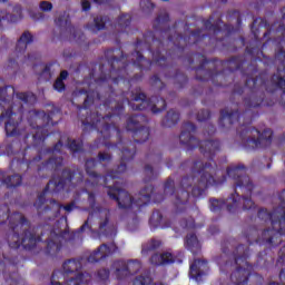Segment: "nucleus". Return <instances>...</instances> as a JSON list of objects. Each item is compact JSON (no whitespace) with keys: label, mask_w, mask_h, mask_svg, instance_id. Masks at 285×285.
I'll return each mask as SVG.
<instances>
[{"label":"nucleus","mask_w":285,"mask_h":285,"mask_svg":"<svg viewBox=\"0 0 285 285\" xmlns=\"http://www.w3.org/2000/svg\"><path fill=\"white\" fill-rule=\"evenodd\" d=\"M97 161H99V164H110V161H112V155L106 151H99Z\"/></svg>","instance_id":"obj_38"},{"label":"nucleus","mask_w":285,"mask_h":285,"mask_svg":"<svg viewBox=\"0 0 285 285\" xmlns=\"http://www.w3.org/2000/svg\"><path fill=\"white\" fill-rule=\"evenodd\" d=\"M279 0H261V3H277Z\"/></svg>","instance_id":"obj_57"},{"label":"nucleus","mask_w":285,"mask_h":285,"mask_svg":"<svg viewBox=\"0 0 285 285\" xmlns=\"http://www.w3.org/2000/svg\"><path fill=\"white\" fill-rule=\"evenodd\" d=\"M145 175L147 178H145V181H153L155 179V169L150 165L145 166Z\"/></svg>","instance_id":"obj_40"},{"label":"nucleus","mask_w":285,"mask_h":285,"mask_svg":"<svg viewBox=\"0 0 285 285\" xmlns=\"http://www.w3.org/2000/svg\"><path fill=\"white\" fill-rule=\"evenodd\" d=\"M160 247L161 240L153 238L147 244L142 245L141 254L148 255V253H153V250H157V248Z\"/></svg>","instance_id":"obj_32"},{"label":"nucleus","mask_w":285,"mask_h":285,"mask_svg":"<svg viewBox=\"0 0 285 285\" xmlns=\"http://www.w3.org/2000/svg\"><path fill=\"white\" fill-rule=\"evenodd\" d=\"M144 124H148V117L142 114L132 115L127 119L126 130L132 132L135 144H145L150 138V128Z\"/></svg>","instance_id":"obj_11"},{"label":"nucleus","mask_w":285,"mask_h":285,"mask_svg":"<svg viewBox=\"0 0 285 285\" xmlns=\"http://www.w3.org/2000/svg\"><path fill=\"white\" fill-rule=\"evenodd\" d=\"M19 62H17V59L10 58L9 59V68H18Z\"/></svg>","instance_id":"obj_53"},{"label":"nucleus","mask_w":285,"mask_h":285,"mask_svg":"<svg viewBox=\"0 0 285 285\" xmlns=\"http://www.w3.org/2000/svg\"><path fill=\"white\" fill-rule=\"evenodd\" d=\"M196 119L197 121H208V119H210V111L202 109L200 111H198Z\"/></svg>","instance_id":"obj_41"},{"label":"nucleus","mask_w":285,"mask_h":285,"mask_svg":"<svg viewBox=\"0 0 285 285\" xmlns=\"http://www.w3.org/2000/svg\"><path fill=\"white\" fill-rule=\"evenodd\" d=\"M91 3H95L96 6H106L110 0H90Z\"/></svg>","instance_id":"obj_54"},{"label":"nucleus","mask_w":285,"mask_h":285,"mask_svg":"<svg viewBox=\"0 0 285 285\" xmlns=\"http://www.w3.org/2000/svg\"><path fill=\"white\" fill-rule=\"evenodd\" d=\"M87 228H90V225L88 224V220H86L79 229H77L73 234L72 237L70 239H75V237H77V235H79L80 233L86 232Z\"/></svg>","instance_id":"obj_46"},{"label":"nucleus","mask_w":285,"mask_h":285,"mask_svg":"<svg viewBox=\"0 0 285 285\" xmlns=\"http://www.w3.org/2000/svg\"><path fill=\"white\" fill-rule=\"evenodd\" d=\"M90 77H91V79H95V70H92V71L90 72Z\"/></svg>","instance_id":"obj_61"},{"label":"nucleus","mask_w":285,"mask_h":285,"mask_svg":"<svg viewBox=\"0 0 285 285\" xmlns=\"http://www.w3.org/2000/svg\"><path fill=\"white\" fill-rule=\"evenodd\" d=\"M167 168H173V163H167Z\"/></svg>","instance_id":"obj_62"},{"label":"nucleus","mask_w":285,"mask_h":285,"mask_svg":"<svg viewBox=\"0 0 285 285\" xmlns=\"http://www.w3.org/2000/svg\"><path fill=\"white\" fill-rule=\"evenodd\" d=\"M79 175V179L77 180V184H79V181H83V175L81 173H78Z\"/></svg>","instance_id":"obj_59"},{"label":"nucleus","mask_w":285,"mask_h":285,"mask_svg":"<svg viewBox=\"0 0 285 285\" xmlns=\"http://www.w3.org/2000/svg\"><path fill=\"white\" fill-rule=\"evenodd\" d=\"M87 195L90 208L95 209V207L97 206V196L92 191H87Z\"/></svg>","instance_id":"obj_44"},{"label":"nucleus","mask_w":285,"mask_h":285,"mask_svg":"<svg viewBox=\"0 0 285 285\" xmlns=\"http://www.w3.org/2000/svg\"><path fill=\"white\" fill-rule=\"evenodd\" d=\"M67 148L72 153V155H77L79 153H83V140L82 139H67Z\"/></svg>","instance_id":"obj_30"},{"label":"nucleus","mask_w":285,"mask_h":285,"mask_svg":"<svg viewBox=\"0 0 285 285\" xmlns=\"http://www.w3.org/2000/svg\"><path fill=\"white\" fill-rule=\"evenodd\" d=\"M62 55H63L65 59H70V57H72V53H69V55H68V53H66V51H63Z\"/></svg>","instance_id":"obj_58"},{"label":"nucleus","mask_w":285,"mask_h":285,"mask_svg":"<svg viewBox=\"0 0 285 285\" xmlns=\"http://www.w3.org/2000/svg\"><path fill=\"white\" fill-rule=\"evenodd\" d=\"M170 72H173V65H169V79H174V83H176L178 88H186L188 85V76L181 73L179 70H176L174 73Z\"/></svg>","instance_id":"obj_28"},{"label":"nucleus","mask_w":285,"mask_h":285,"mask_svg":"<svg viewBox=\"0 0 285 285\" xmlns=\"http://www.w3.org/2000/svg\"><path fill=\"white\" fill-rule=\"evenodd\" d=\"M185 246L187 250H190L193 255H197L199 250H202V245L199 244V239L195 234H188L185 238Z\"/></svg>","instance_id":"obj_27"},{"label":"nucleus","mask_w":285,"mask_h":285,"mask_svg":"<svg viewBox=\"0 0 285 285\" xmlns=\"http://www.w3.org/2000/svg\"><path fill=\"white\" fill-rule=\"evenodd\" d=\"M63 168V157H50L48 160L37 165V173L40 177H50L52 173H57Z\"/></svg>","instance_id":"obj_13"},{"label":"nucleus","mask_w":285,"mask_h":285,"mask_svg":"<svg viewBox=\"0 0 285 285\" xmlns=\"http://www.w3.org/2000/svg\"><path fill=\"white\" fill-rule=\"evenodd\" d=\"M94 148H99V140H96V141H95Z\"/></svg>","instance_id":"obj_60"},{"label":"nucleus","mask_w":285,"mask_h":285,"mask_svg":"<svg viewBox=\"0 0 285 285\" xmlns=\"http://www.w3.org/2000/svg\"><path fill=\"white\" fill-rule=\"evenodd\" d=\"M149 226L151 230H157V228H173L175 233L179 230H193V228H202V226L195 224V218L187 217L181 218L178 222V226L175 227V222L165 220L164 215L159 210H154L149 218Z\"/></svg>","instance_id":"obj_9"},{"label":"nucleus","mask_w":285,"mask_h":285,"mask_svg":"<svg viewBox=\"0 0 285 285\" xmlns=\"http://www.w3.org/2000/svg\"><path fill=\"white\" fill-rule=\"evenodd\" d=\"M108 23H110V17L100 14V16H96L94 18V22L88 23L86 28L91 32H99L101 30H106V26Z\"/></svg>","instance_id":"obj_18"},{"label":"nucleus","mask_w":285,"mask_h":285,"mask_svg":"<svg viewBox=\"0 0 285 285\" xmlns=\"http://www.w3.org/2000/svg\"><path fill=\"white\" fill-rule=\"evenodd\" d=\"M49 204L52 206V208H55L51 216H49L50 222H53V219H57V217L61 215V208H63V210H66L67 213H72V210L77 208V204L75 202L69 203L68 205H62L56 199H50Z\"/></svg>","instance_id":"obj_17"},{"label":"nucleus","mask_w":285,"mask_h":285,"mask_svg":"<svg viewBox=\"0 0 285 285\" xmlns=\"http://www.w3.org/2000/svg\"><path fill=\"white\" fill-rule=\"evenodd\" d=\"M39 8L42 12H50V10H52V4L48 1H41Z\"/></svg>","instance_id":"obj_47"},{"label":"nucleus","mask_w":285,"mask_h":285,"mask_svg":"<svg viewBox=\"0 0 285 285\" xmlns=\"http://www.w3.org/2000/svg\"><path fill=\"white\" fill-rule=\"evenodd\" d=\"M235 41H239L242 48H244V46H246V39L244 37H240L238 40Z\"/></svg>","instance_id":"obj_55"},{"label":"nucleus","mask_w":285,"mask_h":285,"mask_svg":"<svg viewBox=\"0 0 285 285\" xmlns=\"http://www.w3.org/2000/svg\"><path fill=\"white\" fill-rule=\"evenodd\" d=\"M4 121V131L7 137H20L23 135L21 121H23V105H20L18 112H13L12 108H8L0 115V126Z\"/></svg>","instance_id":"obj_10"},{"label":"nucleus","mask_w":285,"mask_h":285,"mask_svg":"<svg viewBox=\"0 0 285 285\" xmlns=\"http://www.w3.org/2000/svg\"><path fill=\"white\" fill-rule=\"evenodd\" d=\"M202 268H208V261L206 259H195L194 263L189 266L190 275H193L194 279L198 282L202 279L204 275H206Z\"/></svg>","instance_id":"obj_19"},{"label":"nucleus","mask_w":285,"mask_h":285,"mask_svg":"<svg viewBox=\"0 0 285 285\" xmlns=\"http://www.w3.org/2000/svg\"><path fill=\"white\" fill-rule=\"evenodd\" d=\"M131 23H132V16L128 13L120 14L116 22V30L118 35H124V32H128Z\"/></svg>","instance_id":"obj_24"},{"label":"nucleus","mask_w":285,"mask_h":285,"mask_svg":"<svg viewBox=\"0 0 285 285\" xmlns=\"http://www.w3.org/2000/svg\"><path fill=\"white\" fill-rule=\"evenodd\" d=\"M150 83L151 86H157L158 83H164V82H161V78H159L158 75H154L150 77Z\"/></svg>","instance_id":"obj_50"},{"label":"nucleus","mask_w":285,"mask_h":285,"mask_svg":"<svg viewBox=\"0 0 285 285\" xmlns=\"http://www.w3.org/2000/svg\"><path fill=\"white\" fill-rule=\"evenodd\" d=\"M180 115L175 109H169L161 121L163 128H173L179 124Z\"/></svg>","instance_id":"obj_26"},{"label":"nucleus","mask_w":285,"mask_h":285,"mask_svg":"<svg viewBox=\"0 0 285 285\" xmlns=\"http://www.w3.org/2000/svg\"><path fill=\"white\" fill-rule=\"evenodd\" d=\"M218 233H219V227L218 226H216V225L209 226V228H208V234L209 235H218Z\"/></svg>","instance_id":"obj_51"},{"label":"nucleus","mask_w":285,"mask_h":285,"mask_svg":"<svg viewBox=\"0 0 285 285\" xmlns=\"http://www.w3.org/2000/svg\"><path fill=\"white\" fill-rule=\"evenodd\" d=\"M43 157H41V154L37 155L32 159L26 158V154H22V159L13 158L11 164L14 166L17 164L18 166H26L27 170H30V168H35L39 161H41Z\"/></svg>","instance_id":"obj_25"},{"label":"nucleus","mask_w":285,"mask_h":285,"mask_svg":"<svg viewBox=\"0 0 285 285\" xmlns=\"http://www.w3.org/2000/svg\"><path fill=\"white\" fill-rule=\"evenodd\" d=\"M227 176L234 180V193L224 200L209 198V209L212 213H220L224 206L228 213H239L242 210H255L256 205L253 202V190L255 184L250 176L246 175V166L238 165L227 167Z\"/></svg>","instance_id":"obj_4"},{"label":"nucleus","mask_w":285,"mask_h":285,"mask_svg":"<svg viewBox=\"0 0 285 285\" xmlns=\"http://www.w3.org/2000/svg\"><path fill=\"white\" fill-rule=\"evenodd\" d=\"M97 279L100 284H108V282H110V269L108 268L98 269Z\"/></svg>","instance_id":"obj_35"},{"label":"nucleus","mask_w":285,"mask_h":285,"mask_svg":"<svg viewBox=\"0 0 285 285\" xmlns=\"http://www.w3.org/2000/svg\"><path fill=\"white\" fill-rule=\"evenodd\" d=\"M220 250L225 255V262L222 257H217L216 262L225 271H235L230 275L232 284L246 285L253 275L255 268H268V253L266 250L259 252L256 256V263H248L250 257V247L248 245L239 244L237 238L229 237L222 242Z\"/></svg>","instance_id":"obj_3"},{"label":"nucleus","mask_w":285,"mask_h":285,"mask_svg":"<svg viewBox=\"0 0 285 285\" xmlns=\"http://www.w3.org/2000/svg\"><path fill=\"white\" fill-rule=\"evenodd\" d=\"M8 213H10V207L6 204L0 205V226L6 224V219L9 222V233L7 234L9 248L17 250L22 246L24 250H32L38 242H43V237L47 235L46 255L48 257H59L61 248H63V244L61 243L63 234H57L55 227L50 224H45L36 227V233H40V235H37L35 232L28 229L30 228V220L23 214L14 212L9 215Z\"/></svg>","instance_id":"obj_2"},{"label":"nucleus","mask_w":285,"mask_h":285,"mask_svg":"<svg viewBox=\"0 0 285 285\" xmlns=\"http://www.w3.org/2000/svg\"><path fill=\"white\" fill-rule=\"evenodd\" d=\"M75 177H77V170L65 168L62 169L60 176L53 177L47 184L43 191L38 196V200L33 204V206L38 210L39 219H43L45 222H50L49 217H52L53 209L50 208V206L43 207V204H46V195H48V193H51L52 195L57 193H61V190L66 189V186H70V184L75 181Z\"/></svg>","instance_id":"obj_6"},{"label":"nucleus","mask_w":285,"mask_h":285,"mask_svg":"<svg viewBox=\"0 0 285 285\" xmlns=\"http://www.w3.org/2000/svg\"><path fill=\"white\" fill-rule=\"evenodd\" d=\"M3 153L11 157V155H18L19 150H21V141L13 140L2 147Z\"/></svg>","instance_id":"obj_31"},{"label":"nucleus","mask_w":285,"mask_h":285,"mask_svg":"<svg viewBox=\"0 0 285 285\" xmlns=\"http://www.w3.org/2000/svg\"><path fill=\"white\" fill-rule=\"evenodd\" d=\"M55 23L59 28H66V30H68V28H72L70 23V18H66V16H60L56 18Z\"/></svg>","instance_id":"obj_37"},{"label":"nucleus","mask_w":285,"mask_h":285,"mask_svg":"<svg viewBox=\"0 0 285 285\" xmlns=\"http://www.w3.org/2000/svg\"><path fill=\"white\" fill-rule=\"evenodd\" d=\"M111 268L114 269V275L118 282H122V279H127V277H129L126 261L114 262Z\"/></svg>","instance_id":"obj_23"},{"label":"nucleus","mask_w":285,"mask_h":285,"mask_svg":"<svg viewBox=\"0 0 285 285\" xmlns=\"http://www.w3.org/2000/svg\"><path fill=\"white\" fill-rule=\"evenodd\" d=\"M28 137H30V134H27V135L24 136V139H28Z\"/></svg>","instance_id":"obj_63"},{"label":"nucleus","mask_w":285,"mask_h":285,"mask_svg":"<svg viewBox=\"0 0 285 285\" xmlns=\"http://www.w3.org/2000/svg\"><path fill=\"white\" fill-rule=\"evenodd\" d=\"M6 175L1 174V181L0 186H7V188H9V190H11L12 188H19V186H21V184H23V177H21V175L14 174L12 176H9L7 178H4Z\"/></svg>","instance_id":"obj_22"},{"label":"nucleus","mask_w":285,"mask_h":285,"mask_svg":"<svg viewBox=\"0 0 285 285\" xmlns=\"http://www.w3.org/2000/svg\"><path fill=\"white\" fill-rule=\"evenodd\" d=\"M146 159H150L151 161H161V154L157 151V149H153L149 154L146 155Z\"/></svg>","instance_id":"obj_42"},{"label":"nucleus","mask_w":285,"mask_h":285,"mask_svg":"<svg viewBox=\"0 0 285 285\" xmlns=\"http://www.w3.org/2000/svg\"><path fill=\"white\" fill-rule=\"evenodd\" d=\"M150 264L154 266H166V264H175V256L171 253L154 254L150 257Z\"/></svg>","instance_id":"obj_20"},{"label":"nucleus","mask_w":285,"mask_h":285,"mask_svg":"<svg viewBox=\"0 0 285 285\" xmlns=\"http://www.w3.org/2000/svg\"><path fill=\"white\" fill-rule=\"evenodd\" d=\"M30 117H33L36 125L32 124L30 119H28L31 128H35L37 131L32 135L33 141H46L48 137V126H57V122L52 121V112L46 114L45 111L39 110H30Z\"/></svg>","instance_id":"obj_12"},{"label":"nucleus","mask_w":285,"mask_h":285,"mask_svg":"<svg viewBox=\"0 0 285 285\" xmlns=\"http://www.w3.org/2000/svg\"><path fill=\"white\" fill-rule=\"evenodd\" d=\"M52 66H55V62L46 63L41 72L38 73L41 81H50V79H52V72L50 71Z\"/></svg>","instance_id":"obj_33"},{"label":"nucleus","mask_w":285,"mask_h":285,"mask_svg":"<svg viewBox=\"0 0 285 285\" xmlns=\"http://www.w3.org/2000/svg\"><path fill=\"white\" fill-rule=\"evenodd\" d=\"M278 205L268 212L261 208L257 213L261 222H271L272 228L264 229L259 236V229L255 226L247 227L244 237L249 245L268 246L275 248L282 244V237L285 235V189L278 194Z\"/></svg>","instance_id":"obj_5"},{"label":"nucleus","mask_w":285,"mask_h":285,"mask_svg":"<svg viewBox=\"0 0 285 285\" xmlns=\"http://www.w3.org/2000/svg\"><path fill=\"white\" fill-rule=\"evenodd\" d=\"M126 268L129 277L131 275H137L141 271V263L139 261H129L126 263Z\"/></svg>","instance_id":"obj_34"},{"label":"nucleus","mask_w":285,"mask_h":285,"mask_svg":"<svg viewBox=\"0 0 285 285\" xmlns=\"http://www.w3.org/2000/svg\"><path fill=\"white\" fill-rule=\"evenodd\" d=\"M81 8H82V12H90L92 4L90 3L89 0H81Z\"/></svg>","instance_id":"obj_49"},{"label":"nucleus","mask_w":285,"mask_h":285,"mask_svg":"<svg viewBox=\"0 0 285 285\" xmlns=\"http://www.w3.org/2000/svg\"><path fill=\"white\" fill-rule=\"evenodd\" d=\"M87 97L83 105L78 107L79 119L82 124V132H90L97 130L100 132L107 148H117L120 150L121 160L116 170H110L107 175L97 173L96 168L99 166L97 158H88L85 163V170L96 184V186H104L107 188L109 198L117 202L120 210H132L135 215L141 213V208L148 206L150 202L154 204H161L164 199H170L176 208V213H184L186 204L190 199V194L196 199L204 197V161L187 159L179 166V170L186 173L189 170L190 175L183 176L178 183H175V176H169L164 184V194H155V186L147 185L139 191V196L135 199L130 194L121 188L119 181L121 175L128 170L126 161H132L137 155V147L135 144L124 141L121 138V129L114 122L115 119H121V115L126 112V104L131 106V110H148L153 115L164 112L168 105L164 98L148 99L146 94L139 92L134 96L131 104L126 92L116 94L112 86L108 85L107 94L104 98L99 91H86Z\"/></svg>","instance_id":"obj_1"},{"label":"nucleus","mask_w":285,"mask_h":285,"mask_svg":"<svg viewBox=\"0 0 285 285\" xmlns=\"http://www.w3.org/2000/svg\"><path fill=\"white\" fill-rule=\"evenodd\" d=\"M217 128L214 125H207V135H215Z\"/></svg>","instance_id":"obj_52"},{"label":"nucleus","mask_w":285,"mask_h":285,"mask_svg":"<svg viewBox=\"0 0 285 285\" xmlns=\"http://www.w3.org/2000/svg\"><path fill=\"white\" fill-rule=\"evenodd\" d=\"M17 99H19L20 101H23V104H30L32 100L37 99V97L35 96V94L30 92V91H26V92H17L16 94Z\"/></svg>","instance_id":"obj_36"},{"label":"nucleus","mask_w":285,"mask_h":285,"mask_svg":"<svg viewBox=\"0 0 285 285\" xmlns=\"http://www.w3.org/2000/svg\"><path fill=\"white\" fill-rule=\"evenodd\" d=\"M146 6H147V8H149V10H155V3L147 1Z\"/></svg>","instance_id":"obj_56"},{"label":"nucleus","mask_w":285,"mask_h":285,"mask_svg":"<svg viewBox=\"0 0 285 285\" xmlns=\"http://www.w3.org/2000/svg\"><path fill=\"white\" fill-rule=\"evenodd\" d=\"M229 19H236L238 28L242 27V13L238 10H233L228 12Z\"/></svg>","instance_id":"obj_43"},{"label":"nucleus","mask_w":285,"mask_h":285,"mask_svg":"<svg viewBox=\"0 0 285 285\" xmlns=\"http://www.w3.org/2000/svg\"><path fill=\"white\" fill-rule=\"evenodd\" d=\"M222 1V3H227L228 2V0H220Z\"/></svg>","instance_id":"obj_64"},{"label":"nucleus","mask_w":285,"mask_h":285,"mask_svg":"<svg viewBox=\"0 0 285 285\" xmlns=\"http://www.w3.org/2000/svg\"><path fill=\"white\" fill-rule=\"evenodd\" d=\"M62 148H63V141L59 140L53 147L46 148L45 153H47V155H52L53 153H61Z\"/></svg>","instance_id":"obj_39"},{"label":"nucleus","mask_w":285,"mask_h":285,"mask_svg":"<svg viewBox=\"0 0 285 285\" xmlns=\"http://www.w3.org/2000/svg\"><path fill=\"white\" fill-rule=\"evenodd\" d=\"M68 70H62L59 75V77L55 80L52 88L56 90V92H66V79L69 77Z\"/></svg>","instance_id":"obj_29"},{"label":"nucleus","mask_w":285,"mask_h":285,"mask_svg":"<svg viewBox=\"0 0 285 285\" xmlns=\"http://www.w3.org/2000/svg\"><path fill=\"white\" fill-rule=\"evenodd\" d=\"M83 268L81 258H71L65 261L62 264V271L56 269L52 272L50 284L51 285H86L90 284L92 276L89 273H79ZM75 273H78L76 276Z\"/></svg>","instance_id":"obj_8"},{"label":"nucleus","mask_w":285,"mask_h":285,"mask_svg":"<svg viewBox=\"0 0 285 285\" xmlns=\"http://www.w3.org/2000/svg\"><path fill=\"white\" fill-rule=\"evenodd\" d=\"M197 132V126L193 122H184L179 141L185 146L186 150H195L199 148L205 159L215 161V155L222 151V142L219 140H199L194 135Z\"/></svg>","instance_id":"obj_7"},{"label":"nucleus","mask_w":285,"mask_h":285,"mask_svg":"<svg viewBox=\"0 0 285 285\" xmlns=\"http://www.w3.org/2000/svg\"><path fill=\"white\" fill-rule=\"evenodd\" d=\"M112 254V245L102 244L96 250H94L87 261L89 264H97L98 262H102L106 257H110Z\"/></svg>","instance_id":"obj_15"},{"label":"nucleus","mask_w":285,"mask_h":285,"mask_svg":"<svg viewBox=\"0 0 285 285\" xmlns=\"http://www.w3.org/2000/svg\"><path fill=\"white\" fill-rule=\"evenodd\" d=\"M37 59H41V55L36 52V53H30L28 55V57H24V60L22 61V63H28V61L32 62V61H37Z\"/></svg>","instance_id":"obj_45"},{"label":"nucleus","mask_w":285,"mask_h":285,"mask_svg":"<svg viewBox=\"0 0 285 285\" xmlns=\"http://www.w3.org/2000/svg\"><path fill=\"white\" fill-rule=\"evenodd\" d=\"M32 41H35V36H32V33H30V31H24L17 45H16V57L17 59H19L22 55H26V50H28V46H30V43H32Z\"/></svg>","instance_id":"obj_16"},{"label":"nucleus","mask_w":285,"mask_h":285,"mask_svg":"<svg viewBox=\"0 0 285 285\" xmlns=\"http://www.w3.org/2000/svg\"><path fill=\"white\" fill-rule=\"evenodd\" d=\"M13 12L9 13L6 10H0V30H3L9 23H19L23 19V9L21 6H14Z\"/></svg>","instance_id":"obj_14"},{"label":"nucleus","mask_w":285,"mask_h":285,"mask_svg":"<svg viewBox=\"0 0 285 285\" xmlns=\"http://www.w3.org/2000/svg\"><path fill=\"white\" fill-rule=\"evenodd\" d=\"M8 88H10L9 86L6 87H0V101H3V104H7V101H10V98H7L4 95V92L8 90Z\"/></svg>","instance_id":"obj_48"},{"label":"nucleus","mask_w":285,"mask_h":285,"mask_svg":"<svg viewBox=\"0 0 285 285\" xmlns=\"http://www.w3.org/2000/svg\"><path fill=\"white\" fill-rule=\"evenodd\" d=\"M101 215L104 218L99 223V230L102 235L108 237V235H110V230H115V224L110 223V209H104Z\"/></svg>","instance_id":"obj_21"}]
</instances>
